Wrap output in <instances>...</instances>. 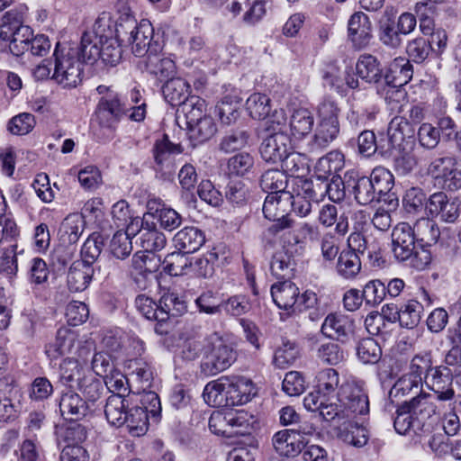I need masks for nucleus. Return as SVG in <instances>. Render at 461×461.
<instances>
[{
    "label": "nucleus",
    "instance_id": "0eeeda50",
    "mask_svg": "<svg viewBox=\"0 0 461 461\" xmlns=\"http://www.w3.org/2000/svg\"><path fill=\"white\" fill-rule=\"evenodd\" d=\"M111 267L112 264L108 261L95 267L78 260L74 261L67 276V285L69 291L77 293L86 290L95 277L98 279L108 278L112 274Z\"/></svg>",
    "mask_w": 461,
    "mask_h": 461
},
{
    "label": "nucleus",
    "instance_id": "2f4dec72",
    "mask_svg": "<svg viewBox=\"0 0 461 461\" xmlns=\"http://www.w3.org/2000/svg\"><path fill=\"white\" fill-rule=\"evenodd\" d=\"M129 402L119 395H110L104 405V414L107 421L115 427H122L125 423L126 413L129 411Z\"/></svg>",
    "mask_w": 461,
    "mask_h": 461
},
{
    "label": "nucleus",
    "instance_id": "ea45409f",
    "mask_svg": "<svg viewBox=\"0 0 461 461\" xmlns=\"http://www.w3.org/2000/svg\"><path fill=\"white\" fill-rule=\"evenodd\" d=\"M338 274L346 279H352L360 272L361 261L357 252L342 250L337 263Z\"/></svg>",
    "mask_w": 461,
    "mask_h": 461
},
{
    "label": "nucleus",
    "instance_id": "680f3d73",
    "mask_svg": "<svg viewBox=\"0 0 461 461\" xmlns=\"http://www.w3.org/2000/svg\"><path fill=\"white\" fill-rule=\"evenodd\" d=\"M379 39L384 45L391 49H397L402 43V34L397 26L395 27L394 21L391 19L381 23L379 26Z\"/></svg>",
    "mask_w": 461,
    "mask_h": 461
},
{
    "label": "nucleus",
    "instance_id": "09e8293b",
    "mask_svg": "<svg viewBox=\"0 0 461 461\" xmlns=\"http://www.w3.org/2000/svg\"><path fill=\"white\" fill-rule=\"evenodd\" d=\"M299 355L298 346L294 342L284 341L275 351L273 364L278 368L285 369L296 361Z\"/></svg>",
    "mask_w": 461,
    "mask_h": 461
},
{
    "label": "nucleus",
    "instance_id": "f03ea898",
    "mask_svg": "<svg viewBox=\"0 0 461 461\" xmlns=\"http://www.w3.org/2000/svg\"><path fill=\"white\" fill-rule=\"evenodd\" d=\"M129 113L127 105L119 94L102 96L95 110V123L92 132L98 141H107L113 138L118 122Z\"/></svg>",
    "mask_w": 461,
    "mask_h": 461
},
{
    "label": "nucleus",
    "instance_id": "3c124183",
    "mask_svg": "<svg viewBox=\"0 0 461 461\" xmlns=\"http://www.w3.org/2000/svg\"><path fill=\"white\" fill-rule=\"evenodd\" d=\"M110 253L117 259L124 260L132 251L131 234L128 231H116L109 245Z\"/></svg>",
    "mask_w": 461,
    "mask_h": 461
},
{
    "label": "nucleus",
    "instance_id": "7ed1b4c3",
    "mask_svg": "<svg viewBox=\"0 0 461 461\" xmlns=\"http://www.w3.org/2000/svg\"><path fill=\"white\" fill-rule=\"evenodd\" d=\"M339 108L331 100L322 101L318 107L319 123L310 144L311 151L322 150L334 141L339 133Z\"/></svg>",
    "mask_w": 461,
    "mask_h": 461
},
{
    "label": "nucleus",
    "instance_id": "de8ad7c7",
    "mask_svg": "<svg viewBox=\"0 0 461 461\" xmlns=\"http://www.w3.org/2000/svg\"><path fill=\"white\" fill-rule=\"evenodd\" d=\"M159 311L166 314L165 321L170 317L182 315L186 312L185 302L176 293H165L158 301Z\"/></svg>",
    "mask_w": 461,
    "mask_h": 461
},
{
    "label": "nucleus",
    "instance_id": "5fc2aeb1",
    "mask_svg": "<svg viewBox=\"0 0 461 461\" xmlns=\"http://www.w3.org/2000/svg\"><path fill=\"white\" fill-rule=\"evenodd\" d=\"M228 419L230 430L233 431V435H245L249 433L252 424V416L243 410L229 409Z\"/></svg>",
    "mask_w": 461,
    "mask_h": 461
},
{
    "label": "nucleus",
    "instance_id": "8fccbe9b",
    "mask_svg": "<svg viewBox=\"0 0 461 461\" xmlns=\"http://www.w3.org/2000/svg\"><path fill=\"white\" fill-rule=\"evenodd\" d=\"M162 260L156 252L138 251L132 257V267L142 274L157 272Z\"/></svg>",
    "mask_w": 461,
    "mask_h": 461
},
{
    "label": "nucleus",
    "instance_id": "37998d69",
    "mask_svg": "<svg viewBox=\"0 0 461 461\" xmlns=\"http://www.w3.org/2000/svg\"><path fill=\"white\" fill-rule=\"evenodd\" d=\"M140 247L146 252H158L167 244L165 235L156 228L141 227L138 232Z\"/></svg>",
    "mask_w": 461,
    "mask_h": 461
},
{
    "label": "nucleus",
    "instance_id": "39448f33",
    "mask_svg": "<svg viewBox=\"0 0 461 461\" xmlns=\"http://www.w3.org/2000/svg\"><path fill=\"white\" fill-rule=\"evenodd\" d=\"M183 148L180 144L171 142L167 135L156 140L152 154L154 158V170L157 179L163 182H172L175 178L176 163L175 155L181 154Z\"/></svg>",
    "mask_w": 461,
    "mask_h": 461
},
{
    "label": "nucleus",
    "instance_id": "a211bd4d",
    "mask_svg": "<svg viewBox=\"0 0 461 461\" xmlns=\"http://www.w3.org/2000/svg\"><path fill=\"white\" fill-rule=\"evenodd\" d=\"M369 178L374 184L376 196H379V203L384 202L389 205H398L397 197L391 192L394 185V177L390 170L383 167H375Z\"/></svg>",
    "mask_w": 461,
    "mask_h": 461
},
{
    "label": "nucleus",
    "instance_id": "aec40b11",
    "mask_svg": "<svg viewBox=\"0 0 461 461\" xmlns=\"http://www.w3.org/2000/svg\"><path fill=\"white\" fill-rule=\"evenodd\" d=\"M86 221L79 213L68 215L60 223L58 237L60 247L76 244L84 232Z\"/></svg>",
    "mask_w": 461,
    "mask_h": 461
},
{
    "label": "nucleus",
    "instance_id": "c756f323",
    "mask_svg": "<svg viewBox=\"0 0 461 461\" xmlns=\"http://www.w3.org/2000/svg\"><path fill=\"white\" fill-rule=\"evenodd\" d=\"M189 84L181 77H174L168 79L163 86L162 92L165 100L171 106L180 105L187 101L191 96L189 95Z\"/></svg>",
    "mask_w": 461,
    "mask_h": 461
},
{
    "label": "nucleus",
    "instance_id": "052dcab7",
    "mask_svg": "<svg viewBox=\"0 0 461 461\" xmlns=\"http://www.w3.org/2000/svg\"><path fill=\"white\" fill-rule=\"evenodd\" d=\"M282 194H268L263 204V213L268 220H276L280 215L285 212L287 202Z\"/></svg>",
    "mask_w": 461,
    "mask_h": 461
},
{
    "label": "nucleus",
    "instance_id": "e433bc0d",
    "mask_svg": "<svg viewBox=\"0 0 461 461\" xmlns=\"http://www.w3.org/2000/svg\"><path fill=\"white\" fill-rule=\"evenodd\" d=\"M129 433L132 437L143 436L149 427V416L147 411L140 406L130 408L125 417V423Z\"/></svg>",
    "mask_w": 461,
    "mask_h": 461
},
{
    "label": "nucleus",
    "instance_id": "338daca9",
    "mask_svg": "<svg viewBox=\"0 0 461 461\" xmlns=\"http://www.w3.org/2000/svg\"><path fill=\"white\" fill-rule=\"evenodd\" d=\"M427 195L420 187H411L406 190L403 196V205L410 213L420 212L423 208L426 210Z\"/></svg>",
    "mask_w": 461,
    "mask_h": 461
},
{
    "label": "nucleus",
    "instance_id": "20e7f679",
    "mask_svg": "<svg viewBox=\"0 0 461 461\" xmlns=\"http://www.w3.org/2000/svg\"><path fill=\"white\" fill-rule=\"evenodd\" d=\"M236 351L231 345L221 338L210 342L200 365L201 373L206 376L215 375L229 368L236 360Z\"/></svg>",
    "mask_w": 461,
    "mask_h": 461
},
{
    "label": "nucleus",
    "instance_id": "a878e982",
    "mask_svg": "<svg viewBox=\"0 0 461 461\" xmlns=\"http://www.w3.org/2000/svg\"><path fill=\"white\" fill-rule=\"evenodd\" d=\"M205 101L199 96L192 95L176 110V121L189 129L207 115L204 113Z\"/></svg>",
    "mask_w": 461,
    "mask_h": 461
},
{
    "label": "nucleus",
    "instance_id": "2eb2a0df",
    "mask_svg": "<svg viewBox=\"0 0 461 461\" xmlns=\"http://www.w3.org/2000/svg\"><path fill=\"white\" fill-rule=\"evenodd\" d=\"M275 450L284 456H295L300 454L308 444V440L301 439L300 434L294 429H285L277 431L272 438Z\"/></svg>",
    "mask_w": 461,
    "mask_h": 461
},
{
    "label": "nucleus",
    "instance_id": "bf43d9fd",
    "mask_svg": "<svg viewBox=\"0 0 461 461\" xmlns=\"http://www.w3.org/2000/svg\"><path fill=\"white\" fill-rule=\"evenodd\" d=\"M433 367L430 353L417 354L411 360L408 375L421 383Z\"/></svg>",
    "mask_w": 461,
    "mask_h": 461
},
{
    "label": "nucleus",
    "instance_id": "f704fd0d",
    "mask_svg": "<svg viewBox=\"0 0 461 461\" xmlns=\"http://www.w3.org/2000/svg\"><path fill=\"white\" fill-rule=\"evenodd\" d=\"M288 178L285 171L271 168L265 171L260 177V186L264 192L268 194H282L287 186Z\"/></svg>",
    "mask_w": 461,
    "mask_h": 461
},
{
    "label": "nucleus",
    "instance_id": "0e129e2a",
    "mask_svg": "<svg viewBox=\"0 0 461 461\" xmlns=\"http://www.w3.org/2000/svg\"><path fill=\"white\" fill-rule=\"evenodd\" d=\"M366 304L375 306L386 299L385 283L379 279L367 282L363 288Z\"/></svg>",
    "mask_w": 461,
    "mask_h": 461
},
{
    "label": "nucleus",
    "instance_id": "4468645a",
    "mask_svg": "<svg viewBox=\"0 0 461 461\" xmlns=\"http://www.w3.org/2000/svg\"><path fill=\"white\" fill-rule=\"evenodd\" d=\"M321 331L328 338L346 343L353 331V321L341 313H330L326 316Z\"/></svg>",
    "mask_w": 461,
    "mask_h": 461
},
{
    "label": "nucleus",
    "instance_id": "9d476101",
    "mask_svg": "<svg viewBox=\"0 0 461 461\" xmlns=\"http://www.w3.org/2000/svg\"><path fill=\"white\" fill-rule=\"evenodd\" d=\"M453 378L454 375L450 368L440 365L430 369V373L424 376V382L427 387L434 393L438 401L447 402L455 396Z\"/></svg>",
    "mask_w": 461,
    "mask_h": 461
},
{
    "label": "nucleus",
    "instance_id": "bb28decb",
    "mask_svg": "<svg viewBox=\"0 0 461 461\" xmlns=\"http://www.w3.org/2000/svg\"><path fill=\"white\" fill-rule=\"evenodd\" d=\"M412 75L413 68L410 60L399 57L390 63L385 72L384 82L387 86L400 87L409 83Z\"/></svg>",
    "mask_w": 461,
    "mask_h": 461
},
{
    "label": "nucleus",
    "instance_id": "dca6fc26",
    "mask_svg": "<svg viewBox=\"0 0 461 461\" xmlns=\"http://www.w3.org/2000/svg\"><path fill=\"white\" fill-rule=\"evenodd\" d=\"M339 401L346 409L357 415L369 412L367 393L357 384H348L342 387Z\"/></svg>",
    "mask_w": 461,
    "mask_h": 461
},
{
    "label": "nucleus",
    "instance_id": "f257e3e1",
    "mask_svg": "<svg viewBox=\"0 0 461 461\" xmlns=\"http://www.w3.org/2000/svg\"><path fill=\"white\" fill-rule=\"evenodd\" d=\"M395 259L417 270L425 269L432 260L430 249L418 248V241L407 222L398 223L392 232Z\"/></svg>",
    "mask_w": 461,
    "mask_h": 461
},
{
    "label": "nucleus",
    "instance_id": "f8f14e48",
    "mask_svg": "<svg viewBox=\"0 0 461 461\" xmlns=\"http://www.w3.org/2000/svg\"><path fill=\"white\" fill-rule=\"evenodd\" d=\"M274 131L263 140L259 147L261 158L272 163L280 161L291 147V139L287 133L281 130Z\"/></svg>",
    "mask_w": 461,
    "mask_h": 461
},
{
    "label": "nucleus",
    "instance_id": "69168bd1",
    "mask_svg": "<svg viewBox=\"0 0 461 461\" xmlns=\"http://www.w3.org/2000/svg\"><path fill=\"white\" fill-rule=\"evenodd\" d=\"M393 427L396 432L401 435L407 434L411 429L414 431L418 430L414 417H412L409 407L404 402L398 406L396 410Z\"/></svg>",
    "mask_w": 461,
    "mask_h": 461
},
{
    "label": "nucleus",
    "instance_id": "b1692460",
    "mask_svg": "<svg viewBox=\"0 0 461 461\" xmlns=\"http://www.w3.org/2000/svg\"><path fill=\"white\" fill-rule=\"evenodd\" d=\"M299 288L291 280L279 281L271 286V296L278 308L290 311L293 313Z\"/></svg>",
    "mask_w": 461,
    "mask_h": 461
},
{
    "label": "nucleus",
    "instance_id": "cd10ccee",
    "mask_svg": "<svg viewBox=\"0 0 461 461\" xmlns=\"http://www.w3.org/2000/svg\"><path fill=\"white\" fill-rule=\"evenodd\" d=\"M295 259L286 248L276 250L270 263L271 274L278 280H290L294 276Z\"/></svg>",
    "mask_w": 461,
    "mask_h": 461
},
{
    "label": "nucleus",
    "instance_id": "a19ab883",
    "mask_svg": "<svg viewBox=\"0 0 461 461\" xmlns=\"http://www.w3.org/2000/svg\"><path fill=\"white\" fill-rule=\"evenodd\" d=\"M352 188L354 198L358 204L370 205L379 203V196H376L375 188L369 176L357 177Z\"/></svg>",
    "mask_w": 461,
    "mask_h": 461
},
{
    "label": "nucleus",
    "instance_id": "ddd939ff",
    "mask_svg": "<svg viewBox=\"0 0 461 461\" xmlns=\"http://www.w3.org/2000/svg\"><path fill=\"white\" fill-rule=\"evenodd\" d=\"M132 24L128 42L131 45V51L136 57H144L149 51V46L155 41L154 28L149 20L143 19L139 23L131 21Z\"/></svg>",
    "mask_w": 461,
    "mask_h": 461
},
{
    "label": "nucleus",
    "instance_id": "49530a36",
    "mask_svg": "<svg viewBox=\"0 0 461 461\" xmlns=\"http://www.w3.org/2000/svg\"><path fill=\"white\" fill-rule=\"evenodd\" d=\"M356 349L358 359L364 364H376L382 357V348L373 338L360 339Z\"/></svg>",
    "mask_w": 461,
    "mask_h": 461
},
{
    "label": "nucleus",
    "instance_id": "393cba45",
    "mask_svg": "<svg viewBox=\"0 0 461 461\" xmlns=\"http://www.w3.org/2000/svg\"><path fill=\"white\" fill-rule=\"evenodd\" d=\"M59 406L62 417L69 420H78L84 418L89 410L88 403L73 391L62 393Z\"/></svg>",
    "mask_w": 461,
    "mask_h": 461
},
{
    "label": "nucleus",
    "instance_id": "e2e57ef3",
    "mask_svg": "<svg viewBox=\"0 0 461 461\" xmlns=\"http://www.w3.org/2000/svg\"><path fill=\"white\" fill-rule=\"evenodd\" d=\"M318 359L326 365L336 366L344 360V351L334 342L321 344L317 348Z\"/></svg>",
    "mask_w": 461,
    "mask_h": 461
},
{
    "label": "nucleus",
    "instance_id": "423d86ee",
    "mask_svg": "<svg viewBox=\"0 0 461 461\" xmlns=\"http://www.w3.org/2000/svg\"><path fill=\"white\" fill-rule=\"evenodd\" d=\"M59 43H57L54 51L53 78L64 87H76L82 81L84 62L77 57L74 49H69L65 54H59Z\"/></svg>",
    "mask_w": 461,
    "mask_h": 461
},
{
    "label": "nucleus",
    "instance_id": "13d9d810",
    "mask_svg": "<svg viewBox=\"0 0 461 461\" xmlns=\"http://www.w3.org/2000/svg\"><path fill=\"white\" fill-rule=\"evenodd\" d=\"M215 113L222 124L230 125L240 117L239 102H233L232 97L225 96L215 106Z\"/></svg>",
    "mask_w": 461,
    "mask_h": 461
},
{
    "label": "nucleus",
    "instance_id": "a18cd8bd",
    "mask_svg": "<svg viewBox=\"0 0 461 461\" xmlns=\"http://www.w3.org/2000/svg\"><path fill=\"white\" fill-rule=\"evenodd\" d=\"M339 437L345 443L356 447L366 445L368 436L366 429L354 422H348L339 429Z\"/></svg>",
    "mask_w": 461,
    "mask_h": 461
},
{
    "label": "nucleus",
    "instance_id": "72a5a7b5",
    "mask_svg": "<svg viewBox=\"0 0 461 461\" xmlns=\"http://www.w3.org/2000/svg\"><path fill=\"white\" fill-rule=\"evenodd\" d=\"M249 133L244 127L227 131L219 143V150L231 153L243 149L249 142Z\"/></svg>",
    "mask_w": 461,
    "mask_h": 461
},
{
    "label": "nucleus",
    "instance_id": "4be33fe9",
    "mask_svg": "<svg viewBox=\"0 0 461 461\" xmlns=\"http://www.w3.org/2000/svg\"><path fill=\"white\" fill-rule=\"evenodd\" d=\"M229 387V376H221L208 383L203 392L204 401L216 408L231 407Z\"/></svg>",
    "mask_w": 461,
    "mask_h": 461
},
{
    "label": "nucleus",
    "instance_id": "412c9836",
    "mask_svg": "<svg viewBox=\"0 0 461 461\" xmlns=\"http://www.w3.org/2000/svg\"><path fill=\"white\" fill-rule=\"evenodd\" d=\"M229 387V376H221L208 383L203 392L204 401L216 408L231 407Z\"/></svg>",
    "mask_w": 461,
    "mask_h": 461
},
{
    "label": "nucleus",
    "instance_id": "864d4df0",
    "mask_svg": "<svg viewBox=\"0 0 461 461\" xmlns=\"http://www.w3.org/2000/svg\"><path fill=\"white\" fill-rule=\"evenodd\" d=\"M246 107L253 119L263 120L270 113V99L266 95L255 93L248 98Z\"/></svg>",
    "mask_w": 461,
    "mask_h": 461
},
{
    "label": "nucleus",
    "instance_id": "7c9ffc66",
    "mask_svg": "<svg viewBox=\"0 0 461 461\" xmlns=\"http://www.w3.org/2000/svg\"><path fill=\"white\" fill-rule=\"evenodd\" d=\"M229 394L231 407L249 402L256 394L250 380L243 377L229 376Z\"/></svg>",
    "mask_w": 461,
    "mask_h": 461
},
{
    "label": "nucleus",
    "instance_id": "6e6d98bb",
    "mask_svg": "<svg viewBox=\"0 0 461 461\" xmlns=\"http://www.w3.org/2000/svg\"><path fill=\"white\" fill-rule=\"evenodd\" d=\"M122 50L116 38L104 33L102 43L101 59L106 65L116 66L122 59Z\"/></svg>",
    "mask_w": 461,
    "mask_h": 461
},
{
    "label": "nucleus",
    "instance_id": "c85d7f7f",
    "mask_svg": "<svg viewBox=\"0 0 461 461\" xmlns=\"http://www.w3.org/2000/svg\"><path fill=\"white\" fill-rule=\"evenodd\" d=\"M175 247L184 253H194L204 243L205 238L202 230L196 227H185L174 237Z\"/></svg>",
    "mask_w": 461,
    "mask_h": 461
},
{
    "label": "nucleus",
    "instance_id": "1a4fd4ad",
    "mask_svg": "<svg viewBox=\"0 0 461 461\" xmlns=\"http://www.w3.org/2000/svg\"><path fill=\"white\" fill-rule=\"evenodd\" d=\"M104 20L98 18L92 31L85 32L81 37L80 47L77 51V57L86 64H94L102 55V43L105 29L103 28Z\"/></svg>",
    "mask_w": 461,
    "mask_h": 461
},
{
    "label": "nucleus",
    "instance_id": "603ef678",
    "mask_svg": "<svg viewBox=\"0 0 461 461\" xmlns=\"http://www.w3.org/2000/svg\"><path fill=\"white\" fill-rule=\"evenodd\" d=\"M189 138L196 143L209 140L217 131L216 124L211 116H206L187 129Z\"/></svg>",
    "mask_w": 461,
    "mask_h": 461
},
{
    "label": "nucleus",
    "instance_id": "c9c22d12",
    "mask_svg": "<svg viewBox=\"0 0 461 461\" xmlns=\"http://www.w3.org/2000/svg\"><path fill=\"white\" fill-rule=\"evenodd\" d=\"M369 217L366 212L360 210L355 213L356 222L354 224L355 231H353L348 238V250H353L357 254L364 255L367 249V242L365 236L362 234L361 230L364 225L367 223Z\"/></svg>",
    "mask_w": 461,
    "mask_h": 461
},
{
    "label": "nucleus",
    "instance_id": "f3484780",
    "mask_svg": "<svg viewBox=\"0 0 461 461\" xmlns=\"http://www.w3.org/2000/svg\"><path fill=\"white\" fill-rule=\"evenodd\" d=\"M415 129L405 118L396 116L390 122L387 129V137L391 145L399 150H405L406 147L414 143Z\"/></svg>",
    "mask_w": 461,
    "mask_h": 461
},
{
    "label": "nucleus",
    "instance_id": "58836bf2",
    "mask_svg": "<svg viewBox=\"0 0 461 461\" xmlns=\"http://www.w3.org/2000/svg\"><path fill=\"white\" fill-rule=\"evenodd\" d=\"M104 247V238L100 234H91L82 246L79 261L91 266H94V264H97L96 266L103 265L104 262L101 263L98 258Z\"/></svg>",
    "mask_w": 461,
    "mask_h": 461
},
{
    "label": "nucleus",
    "instance_id": "6ab92c4d",
    "mask_svg": "<svg viewBox=\"0 0 461 461\" xmlns=\"http://www.w3.org/2000/svg\"><path fill=\"white\" fill-rule=\"evenodd\" d=\"M411 230L418 241V248L421 249H429L440 237L438 223L429 216L417 220L413 226L411 225Z\"/></svg>",
    "mask_w": 461,
    "mask_h": 461
},
{
    "label": "nucleus",
    "instance_id": "774afa93",
    "mask_svg": "<svg viewBox=\"0 0 461 461\" xmlns=\"http://www.w3.org/2000/svg\"><path fill=\"white\" fill-rule=\"evenodd\" d=\"M16 461H41V446L32 439H24L14 450Z\"/></svg>",
    "mask_w": 461,
    "mask_h": 461
},
{
    "label": "nucleus",
    "instance_id": "c03bdc74",
    "mask_svg": "<svg viewBox=\"0 0 461 461\" xmlns=\"http://www.w3.org/2000/svg\"><path fill=\"white\" fill-rule=\"evenodd\" d=\"M411 411L412 417L417 423V429H421L423 427V420L429 418L433 408L428 402V396L426 394H419L413 396L410 401L404 402Z\"/></svg>",
    "mask_w": 461,
    "mask_h": 461
},
{
    "label": "nucleus",
    "instance_id": "6e6552de",
    "mask_svg": "<svg viewBox=\"0 0 461 461\" xmlns=\"http://www.w3.org/2000/svg\"><path fill=\"white\" fill-rule=\"evenodd\" d=\"M460 200L457 197L448 196L443 191L433 193L426 202V214L445 222H455L460 215Z\"/></svg>",
    "mask_w": 461,
    "mask_h": 461
},
{
    "label": "nucleus",
    "instance_id": "5701e85b",
    "mask_svg": "<svg viewBox=\"0 0 461 461\" xmlns=\"http://www.w3.org/2000/svg\"><path fill=\"white\" fill-rule=\"evenodd\" d=\"M356 70L357 76L370 85H379L385 76L381 62L371 54H363L358 58Z\"/></svg>",
    "mask_w": 461,
    "mask_h": 461
},
{
    "label": "nucleus",
    "instance_id": "4c0bfd02",
    "mask_svg": "<svg viewBox=\"0 0 461 461\" xmlns=\"http://www.w3.org/2000/svg\"><path fill=\"white\" fill-rule=\"evenodd\" d=\"M316 379V389L318 393L322 395L323 399L326 397L330 401L337 397L336 390L339 386V373L335 369L325 368L320 371Z\"/></svg>",
    "mask_w": 461,
    "mask_h": 461
},
{
    "label": "nucleus",
    "instance_id": "473e14b6",
    "mask_svg": "<svg viewBox=\"0 0 461 461\" xmlns=\"http://www.w3.org/2000/svg\"><path fill=\"white\" fill-rule=\"evenodd\" d=\"M423 305L417 300H410L396 311L393 319H398L401 327L415 328L420 321Z\"/></svg>",
    "mask_w": 461,
    "mask_h": 461
},
{
    "label": "nucleus",
    "instance_id": "9b49d317",
    "mask_svg": "<svg viewBox=\"0 0 461 461\" xmlns=\"http://www.w3.org/2000/svg\"><path fill=\"white\" fill-rule=\"evenodd\" d=\"M373 27L369 17L363 12L354 13L348 23V38L354 49L362 50L373 38Z\"/></svg>",
    "mask_w": 461,
    "mask_h": 461
},
{
    "label": "nucleus",
    "instance_id": "4d7b16f0",
    "mask_svg": "<svg viewBox=\"0 0 461 461\" xmlns=\"http://www.w3.org/2000/svg\"><path fill=\"white\" fill-rule=\"evenodd\" d=\"M135 305L138 311L148 320L164 321L166 314L159 311L158 303L153 301L145 294H140L135 299Z\"/></svg>",
    "mask_w": 461,
    "mask_h": 461
},
{
    "label": "nucleus",
    "instance_id": "79ce46f5",
    "mask_svg": "<svg viewBox=\"0 0 461 461\" xmlns=\"http://www.w3.org/2000/svg\"><path fill=\"white\" fill-rule=\"evenodd\" d=\"M314 124V117L308 109L299 108L294 111L290 118L292 134L297 138L309 134Z\"/></svg>",
    "mask_w": 461,
    "mask_h": 461
}]
</instances>
